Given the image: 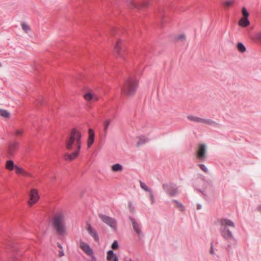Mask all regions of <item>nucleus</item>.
<instances>
[{
  "label": "nucleus",
  "instance_id": "obj_1",
  "mask_svg": "<svg viewBox=\"0 0 261 261\" xmlns=\"http://www.w3.org/2000/svg\"><path fill=\"white\" fill-rule=\"evenodd\" d=\"M81 137V133L79 130L75 128L72 129L66 142V148L68 150L75 149V150L71 154H65L64 158L65 160L72 161L78 156L82 145Z\"/></svg>",
  "mask_w": 261,
  "mask_h": 261
},
{
  "label": "nucleus",
  "instance_id": "obj_2",
  "mask_svg": "<svg viewBox=\"0 0 261 261\" xmlns=\"http://www.w3.org/2000/svg\"><path fill=\"white\" fill-rule=\"evenodd\" d=\"M219 222L220 224V230L223 238L228 242H232L233 244H236L237 241L231 230L232 228L236 227L233 222L226 218L220 219Z\"/></svg>",
  "mask_w": 261,
  "mask_h": 261
},
{
  "label": "nucleus",
  "instance_id": "obj_3",
  "mask_svg": "<svg viewBox=\"0 0 261 261\" xmlns=\"http://www.w3.org/2000/svg\"><path fill=\"white\" fill-rule=\"evenodd\" d=\"M52 226L57 233L64 236L66 233V227L64 215L59 213L55 214L52 219Z\"/></svg>",
  "mask_w": 261,
  "mask_h": 261
},
{
  "label": "nucleus",
  "instance_id": "obj_4",
  "mask_svg": "<svg viewBox=\"0 0 261 261\" xmlns=\"http://www.w3.org/2000/svg\"><path fill=\"white\" fill-rule=\"evenodd\" d=\"M138 82L134 77H129L127 79L121 90L123 94L127 96H132L135 94L138 87Z\"/></svg>",
  "mask_w": 261,
  "mask_h": 261
},
{
  "label": "nucleus",
  "instance_id": "obj_5",
  "mask_svg": "<svg viewBox=\"0 0 261 261\" xmlns=\"http://www.w3.org/2000/svg\"><path fill=\"white\" fill-rule=\"evenodd\" d=\"M196 157L200 162H204L207 158V147L205 144H200L196 152Z\"/></svg>",
  "mask_w": 261,
  "mask_h": 261
},
{
  "label": "nucleus",
  "instance_id": "obj_6",
  "mask_svg": "<svg viewBox=\"0 0 261 261\" xmlns=\"http://www.w3.org/2000/svg\"><path fill=\"white\" fill-rule=\"evenodd\" d=\"M98 216L103 222L107 224L112 229L114 230L116 229L117 222L115 219L102 214H99Z\"/></svg>",
  "mask_w": 261,
  "mask_h": 261
},
{
  "label": "nucleus",
  "instance_id": "obj_7",
  "mask_svg": "<svg viewBox=\"0 0 261 261\" xmlns=\"http://www.w3.org/2000/svg\"><path fill=\"white\" fill-rule=\"evenodd\" d=\"M163 188L168 194L171 196L176 195L178 193L176 185L172 183L163 184Z\"/></svg>",
  "mask_w": 261,
  "mask_h": 261
},
{
  "label": "nucleus",
  "instance_id": "obj_8",
  "mask_svg": "<svg viewBox=\"0 0 261 261\" xmlns=\"http://www.w3.org/2000/svg\"><path fill=\"white\" fill-rule=\"evenodd\" d=\"M114 51L115 54L120 58L124 59L125 56L124 53L125 49L123 46L122 40H119L117 41L114 47Z\"/></svg>",
  "mask_w": 261,
  "mask_h": 261
},
{
  "label": "nucleus",
  "instance_id": "obj_9",
  "mask_svg": "<svg viewBox=\"0 0 261 261\" xmlns=\"http://www.w3.org/2000/svg\"><path fill=\"white\" fill-rule=\"evenodd\" d=\"M128 218L132 223L133 228L134 231L139 237L143 236L141 224L139 223H138L136 219L133 217L129 216Z\"/></svg>",
  "mask_w": 261,
  "mask_h": 261
},
{
  "label": "nucleus",
  "instance_id": "obj_10",
  "mask_svg": "<svg viewBox=\"0 0 261 261\" xmlns=\"http://www.w3.org/2000/svg\"><path fill=\"white\" fill-rule=\"evenodd\" d=\"M19 143L17 142H10L8 146V153L9 155V157H11L14 155L16 152V150L18 148Z\"/></svg>",
  "mask_w": 261,
  "mask_h": 261
},
{
  "label": "nucleus",
  "instance_id": "obj_11",
  "mask_svg": "<svg viewBox=\"0 0 261 261\" xmlns=\"http://www.w3.org/2000/svg\"><path fill=\"white\" fill-rule=\"evenodd\" d=\"M80 247L87 255L92 257L94 256L93 251L88 244L82 242L80 244Z\"/></svg>",
  "mask_w": 261,
  "mask_h": 261
},
{
  "label": "nucleus",
  "instance_id": "obj_12",
  "mask_svg": "<svg viewBox=\"0 0 261 261\" xmlns=\"http://www.w3.org/2000/svg\"><path fill=\"white\" fill-rule=\"evenodd\" d=\"M127 3L129 5L131 8H138V7H146L148 5V2H145L140 4H137L134 2L133 0H127Z\"/></svg>",
  "mask_w": 261,
  "mask_h": 261
},
{
  "label": "nucleus",
  "instance_id": "obj_13",
  "mask_svg": "<svg viewBox=\"0 0 261 261\" xmlns=\"http://www.w3.org/2000/svg\"><path fill=\"white\" fill-rule=\"evenodd\" d=\"M202 123L207 124L208 125L212 126L214 127H219L220 124L211 119H204L203 118Z\"/></svg>",
  "mask_w": 261,
  "mask_h": 261
},
{
  "label": "nucleus",
  "instance_id": "obj_14",
  "mask_svg": "<svg viewBox=\"0 0 261 261\" xmlns=\"http://www.w3.org/2000/svg\"><path fill=\"white\" fill-rule=\"evenodd\" d=\"M87 230L89 233L93 238L95 241L97 242L99 241V236L95 229H94L90 225H89Z\"/></svg>",
  "mask_w": 261,
  "mask_h": 261
},
{
  "label": "nucleus",
  "instance_id": "obj_15",
  "mask_svg": "<svg viewBox=\"0 0 261 261\" xmlns=\"http://www.w3.org/2000/svg\"><path fill=\"white\" fill-rule=\"evenodd\" d=\"M108 261H118V258L113 250H109L107 252Z\"/></svg>",
  "mask_w": 261,
  "mask_h": 261
},
{
  "label": "nucleus",
  "instance_id": "obj_16",
  "mask_svg": "<svg viewBox=\"0 0 261 261\" xmlns=\"http://www.w3.org/2000/svg\"><path fill=\"white\" fill-rule=\"evenodd\" d=\"M94 132L93 129H90L89 130V137L88 140V146L90 147L93 143L94 141Z\"/></svg>",
  "mask_w": 261,
  "mask_h": 261
},
{
  "label": "nucleus",
  "instance_id": "obj_17",
  "mask_svg": "<svg viewBox=\"0 0 261 261\" xmlns=\"http://www.w3.org/2000/svg\"><path fill=\"white\" fill-rule=\"evenodd\" d=\"M111 122V119H107L103 122V137L106 138L108 134V128Z\"/></svg>",
  "mask_w": 261,
  "mask_h": 261
},
{
  "label": "nucleus",
  "instance_id": "obj_18",
  "mask_svg": "<svg viewBox=\"0 0 261 261\" xmlns=\"http://www.w3.org/2000/svg\"><path fill=\"white\" fill-rule=\"evenodd\" d=\"M187 119L191 121L196 122V123H201L202 122V118H200L196 116L193 115H188L187 116Z\"/></svg>",
  "mask_w": 261,
  "mask_h": 261
},
{
  "label": "nucleus",
  "instance_id": "obj_19",
  "mask_svg": "<svg viewBox=\"0 0 261 261\" xmlns=\"http://www.w3.org/2000/svg\"><path fill=\"white\" fill-rule=\"evenodd\" d=\"M250 24V21L247 18H242L239 21V24L242 27H246Z\"/></svg>",
  "mask_w": 261,
  "mask_h": 261
},
{
  "label": "nucleus",
  "instance_id": "obj_20",
  "mask_svg": "<svg viewBox=\"0 0 261 261\" xmlns=\"http://www.w3.org/2000/svg\"><path fill=\"white\" fill-rule=\"evenodd\" d=\"M16 166L12 160H8L6 162V168L9 171H12L14 169Z\"/></svg>",
  "mask_w": 261,
  "mask_h": 261
},
{
  "label": "nucleus",
  "instance_id": "obj_21",
  "mask_svg": "<svg viewBox=\"0 0 261 261\" xmlns=\"http://www.w3.org/2000/svg\"><path fill=\"white\" fill-rule=\"evenodd\" d=\"M112 170L113 172L121 171L123 170V167L120 164L117 163L112 166Z\"/></svg>",
  "mask_w": 261,
  "mask_h": 261
},
{
  "label": "nucleus",
  "instance_id": "obj_22",
  "mask_svg": "<svg viewBox=\"0 0 261 261\" xmlns=\"http://www.w3.org/2000/svg\"><path fill=\"white\" fill-rule=\"evenodd\" d=\"M0 116L5 118H9L10 116V114L9 111L4 110L0 109Z\"/></svg>",
  "mask_w": 261,
  "mask_h": 261
},
{
  "label": "nucleus",
  "instance_id": "obj_23",
  "mask_svg": "<svg viewBox=\"0 0 261 261\" xmlns=\"http://www.w3.org/2000/svg\"><path fill=\"white\" fill-rule=\"evenodd\" d=\"M6 249L7 250V251H9V250H12V251L13 252H15L16 251V248L14 246V245L11 242H8L6 246Z\"/></svg>",
  "mask_w": 261,
  "mask_h": 261
},
{
  "label": "nucleus",
  "instance_id": "obj_24",
  "mask_svg": "<svg viewBox=\"0 0 261 261\" xmlns=\"http://www.w3.org/2000/svg\"><path fill=\"white\" fill-rule=\"evenodd\" d=\"M237 48L238 50L241 53H244L246 50V48L245 46L242 42L238 43Z\"/></svg>",
  "mask_w": 261,
  "mask_h": 261
},
{
  "label": "nucleus",
  "instance_id": "obj_25",
  "mask_svg": "<svg viewBox=\"0 0 261 261\" xmlns=\"http://www.w3.org/2000/svg\"><path fill=\"white\" fill-rule=\"evenodd\" d=\"M140 187L143 189L146 192H147L148 193L150 192L151 191H152L151 189H150L149 188H148V186H147L146 185V184L145 183H144L143 182H142V181H140Z\"/></svg>",
  "mask_w": 261,
  "mask_h": 261
},
{
  "label": "nucleus",
  "instance_id": "obj_26",
  "mask_svg": "<svg viewBox=\"0 0 261 261\" xmlns=\"http://www.w3.org/2000/svg\"><path fill=\"white\" fill-rule=\"evenodd\" d=\"M148 141V139L144 137H140L139 138V140L137 142V146H140L144 144L146 142Z\"/></svg>",
  "mask_w": 261,
  "mask_h": 261
},
{
  "label": "nucleus",
  "instance_id": "obj_27",
  "mask_svg": "<svg viewBox=\"0 0 261 261\" xmlns=\"http://www.w3.org/2000/svg\"><path fill=\"white\" fill-rule=\"evenodd\" d=\"M21 25L22 29L27 33L31 30V28L25 22H22Z\"/></svg>",
  "mask_w": 261,
  "mask_h": 261
},
{
  "label": "nucleus",
  "instance_id": "obj_28",
  "mask_svg": "<svg viewBox=\"0 0 261 261\" xmlns=\"http://www.w3.org/2000/svg\"><path fill=\"white\" fill-rule=\"evenodd\" d=\"M40 198L38 192L36 189H34V204L38 202Z\"/></svg>",
  "mask_w": 261,
  "mask_h": 261
},
{
  "label": "nucleus",
  "instance_id": "obj_29",
  "mask_svg": "<svg viewBox=\"0 0 261 261\" xmlns=\"http://www.w3.org/2000/svg\"><path fill=\"white\" fill-rule=\"evenodd\" d=\"M93 97V94L90 92L87 93L84 95V98L87 101L91 100Z\"/></svg>",
  "mask_w": 261,
  "mask_h": 261
},
{
  "label": "nucleus",
  "instance_id": "obj_30",
  "mask_svg": "<svg viewBox=\"0 0 261 261\" xmlns=\"http://www.w3.org/2000/svg\"><path fill=\"white\" fill-rule=\"evenodd\" d=\"M14 169H15L16 173L17 174H21L22 173H24V170L17 165Z\"/></svg>",
  "mask_w": 261,
  "mask_h": 261
},
{
  "label": "nucleus",
  "instance_id": "obj_31",
  "mask_svg": "<svg viewBox=\"0 0 261 261\" xmlns=\"http://www.w3.org/2000/svg\"><path fill=\"white\" fill-rule=\"evenodd\" d=\"M233 3V0H229L225 2L224 3L223 5L225 8H228L231 5H232Z\"/></svg>",
  "mask_w": 261,
  "mask_h": 261
},
{
  "label": "nucleus",
  "instance_id": "obj_32",
  "mask_svg": "<svg viewBox=\"0 0 261 261\" xmlns=\"http://www.w3.org/2000/svg\"><path fill=\"white\" fill-rule=\"evenodd\" d=\"M173 202L176 204L177 206L178 207L181 208V211H183L184 210V206H183V205L181 203H180V202H179L178 201H177L176 199H173Z\"/></svg>",
  "mask_w": 261,
  "mask_h": 261
},
{
  "label": "nucleus",
  "instance_id": "obj_33",
  "mask_svg": "<svg viewBox=\"0 0 261 261\" xmlns=\"http://www.w3.org/2000/svg\"><path fill=\"white\" fill-rule=\"evenodd\" d=\"M242 14L244 16L243 18H248V17L249 16V13L247 12L245 7L242 8Z\"/></svg>",
  "mask_w": 261,
  "mask_h": 261
},
{
  "label": "nucleus",
  "instance_id": "obj_34",
  "mask_svg": "<svg viewBox=\"0 0 261 261\" xmlns=\"http://www.w3.org/2000/svg\"><path fill=\"white\" fill-rule=\"evenodd\" d=\"M149 198L151 200V204H153L155 202L154 197L153 191H151L149 193Z\"/></svg>",
  "mask_w": 261,
  "mask_h": 261
},
{
  "label": "nucleus",
  "instance_id": "obj_35",
  "mask_svg": "<svg viewBox=\"0 0 261 261\" xmlns=\"http://www.w3.org/2000/svg\"><path fill=\"white\" fill-rule=\"evenodd\" d=\"M199 166L200 169L202 170L203 172H204L205 173L208 172V169L204 164H199Z\"/></svg>",
  "mask_w": 261,
  "mask_h": 261
},
{
  "label": "nucleus",
  "instance_id": "obj_36",
  "mask_svg": "<svg viewBox=\"0 0 261 261\" xmlns=\"http://www.w3.org/2000/svg\"><path fill=\"white\" fill-rule=\"evenodd\" d=\"M119 247L118 243L117 241L115 240L111 245V247L113 249H117Z\"/></svg>",
  "mask_w": 261,
  "mask_h": 261
},
{
  "label": "nucleus",
  "instance_id": "obj_37",
  "mask_svg": "<svg viewBox=\"0 0 261 261\" xmlns=\"http://www.w3.org/2000/svg\"><path fill=\"white\" fill-rule=\"evenodd\" d=\"M28 203L30 206H32L33 204V189H31L30 191V198Z\"/></svg>",
  "mask_w": 261,
  "mask_h": 261
},
{
  "label": "nucleus",
  "instance_id": "obj_38",
  "mask_svg": "<svg viewBox=\"0 0 261 261\" xmlns=\"http://www.w3.org/2000/svg\"><path fill=\"white\" fill-rule=\"evenodd\" d=\"M23 131L22 129H16L14 132V134L17 136H21L22 135Z\"/></svg>",
  "mask_w": 261,
  "mask_h": 261
},
{
  "label": "nucleus",
  "instance_id": "obj_39",
  "mask_svg": "<svg viewBox=\"0 0 261 261\" xmlns=\"http://www.w3.org/2000/svg\"><path fill=\"white\" fill-rule=\"evenodd\" d=\"M128 205L130 212L134 213L135 212V208L133 206V204L130 202H129Z\"/></svg>",
  "mask_w": 261,
  "mask_h": 261
},
{
  "label": "nucleus",
  "instance_id": "obj_40",
  "mask_svg": "<svg viewBox=\"0 0 261 261\" xmlns=\"http://www.w3.org/2000/svg\"><path fill=\"white\" fill-rule=\"evenodd\" d=\"M203 182L204 184H206L208 185H210V186H213V183H212V181L211 180H210V179H207V180H205L204 179H203Z\"/></svg>",
  "mask_w": 261,
  "mask_h": 261
},
{
  "label": "nucleus",
  "instance_id": "obj_41",
  "mask_svg": "<svg viewBox=\"0 0 261 261\" xmlns=\"http://www.w3.org/2000/svg\"><path fill=\"white\" fill-rule=\"evenodd\" d=\"M210 253L211 255H214V254H215V251H214V247H213V244H211V249H210Z\"/></svg>",
  "mask_w": 261,
  "mask_h": 261
},
{
  "label": "nucleus",
  "instance_id": "obj_42",
  "mask_svg": "<svg viewBox=\"0 0 261 261\" xmlns=\"http://www.w3.org/2000/svg\"><path fill=\"white\" fill-rule=\"evenodd\" d=\"M177 39L179 40H185V36L184 34H181L180 35H178L177 37Z\"/></svg>",
  "mask_w": 261,
  "mask_h": 261
},
{
  "label": "nucleus",
  "instance_id": "obj_43",
  "mask_svg": "<svg viewBox=\"0 0 261 261\" xmlns=\"http://www.w3.org/2000/svg\"><path fill=\"white\" fill-rule=\"evenodd\" d=\"M59 257H62L64 255V250H63V249H61L59 252Z\"/></svg>",
  "mask_w": 261,
  "mask_h": 261
},
{
  "label": "nucleus",
  "instance_id": "obj_44",
  "mask_svg": "<svg viewBox=\"0 0 261 261\" xmlns=\"http://www.w3.org/2000/svg\"><path fill=\"white\" fill-rule=\"evenodd\" d=\"M197 191L202 193V194L203 195L204 198H206L207 195H206V193L203 191H202L200 189H197Z\"/></svg>",
  "mask_w": 261,
  "mask_h": 261
},
{
  "label": "nucleus",
  "instance_id": "obj_45",
  "mask_svg": "<svg viewBox=\"0 0 261 261\" xmlns=\"http://www.w3.org/2000/svg\"><path fill=\"white\" fill-rule=\"evenodd\" d=\"M256 37L257 39L261 40V32L257 33L256 34Z\"/></svg>",
  "mask_w": 261,
  "mask_h": 261
},
{
  "label": "nucleus",
  "instance_id": "obj_46",
  "mask_svg": "<svg viewBox=\"0 0 261 261\" xmlns=\"http://www.w3.org/2000/svg\"><path fill=\"white\" fill-rule=\"evenodd\" d=\"M21 175H22L24 176H27L30 175L31 174L29 173H28L24 170V173H22L21 174Z\"/></svg>",
  "mask_w": 261,
  "mask_h": 261
},
{
  "label": "nucleus",
  "instance_id": "obj_47",
  "mask_svg": "<svg viewBox=\"0 0 261 261\" xmlns=\"http://www.w3.org/2000/svg\"><path fill=\"white\" fill-rule=\"evenodd\" d=\"M202 208V205L201 204L198 203L197 205V210H200Z\"/></svg>",
  "mask_w": 261,
  "mask_h": 261
},
{
  "label": "nucleus",
  "instance_id": "obj_48",
  "mask_svg": "<svg viewBox=\"0 0 261 261\" xmlns=\"http://www.w3.org/2000/svg\"><path fill=\"white\" fill-rule=\"evenodd\" d=\"M57 245H58V247L60 249H63V247L62 246V245L59 243H58L57 244Z\"/></svg>",
  "mask_w": 261,
  "mask_h": 261
},
{
  "label": "nucleus",
  "instance_id": "obj_49",
  "mask_svg": "<svg viewBox=\"0 0 261 261\" xmlns=\"http://www.w3.org/2000/svg\"><path fill=\"white\" fill-rule=\"evenodd\" d=\"M117 30L116 29H113L112 30V33H113H113H114L115 32H117Z\"/></svg>",
  "mask_w": 261,
  "mask_h": 261
},
{
  "label": "nucleus",
  "instance_id": "obj_50",
  "mask_svg": "<svg viewBox=\"0 0 261 261\" xmlns=\"http://www.w3.org/2000/svg\"><path fill=\"white\" fill-rule=\"evenodd\" d=\"M92 261H97L95 257L94 256H92Z\"/></svg>",
  "mask_w": 261,
  "mask_h": 261
},
{
  "label": "nucleus",
  "instance_id": "obj_51",
  "mask_svg": "<svg viewBox=\"0 0 261 261\" xmlns=\"http://www.w3.org/2000/svg\"><path fill=\"white\" fill-rule=\"evenodd\" d=\"M257 210H258V211H259L261 213V205L257 207Z\"/></svg>",
  "mask_w": 261,
  "mask_h": 261
},
{
  "label": "nucleus",
  "instance_id": "obj_52",
  "mask_svg": "<svg viewBox=\"0 0 261 261\" xmlns=\"http://www.w3.org/2000/svg\"><path fill=\"white\" fill-rule=\"evenodd\" d=\"M94 99L95 100H97V97H94Z\"/></svg>",
  "mask_w": 261,
  "mask_h": 261
},
{
  "label": "nucleus",
  "instance_id": "obj_53",
  "mask_svg": "<svg viewBox=\"0 0 261 261\" xmlns=\"http://www.w3.org/2000/svg\"><path fill=\"white\" fill-rule=\"evenodd\" d=\"M231 247L230 244L228 245V247L230 248Z\"/></svg>",
  "mask_w": 261,
  "mask_h": 261
},
{
  "label": "nucleus",
  "instance_id": "obj_54",
  "mask_svg": "<svg viewBox=\"0 0 261 261\" xmlns=\"http://www.w3.org/2000/svg\"><path fill=\"white\" fill-rule=\"evenodd\" d=\"M1 65H1V63H0V67L1 66Z\"/></svg>",
  "mask_w": 261,
  "mask_h": 261
}]
</instances>
